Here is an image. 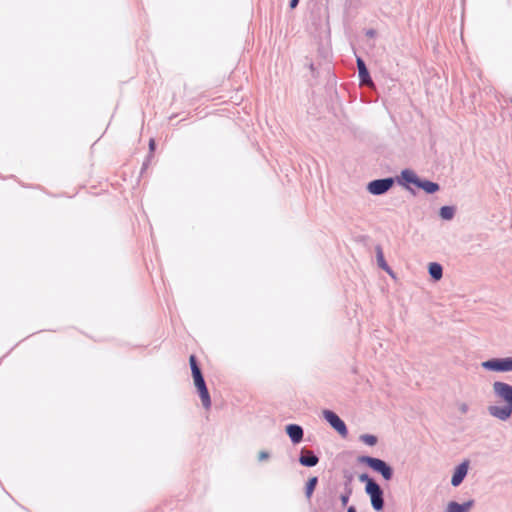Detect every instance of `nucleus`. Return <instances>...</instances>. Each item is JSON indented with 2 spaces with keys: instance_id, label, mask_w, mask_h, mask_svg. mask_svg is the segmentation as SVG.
<instances>
[{
  "instance_id": "obj_5",
  "label": "nucleus",
  "mask_w": 512,
  "mask_h": 512,
  "mask_svg": "<svg viewBox=\"0 0 512 512\" xmlns=\"http://www.w3.org/2000/svg\"><path fill=\"white\" fill-rule=\"evenodd\" d=\"M394 183L395 179L393 177L375 179L367 184V191L374 196H380L387 193Z\"/></svg>"
},
{
  "instance_id": "obj_8",
  "label": "nucleus",
  "mask_w": 512,
  "mask_h": 512,
  "mask_svg": "<svg viewBox=\"0 0 512 512\" xmlns=\"http://www.w3.org/2000/svg\"><path fill=\"white\" fill-rule=\"evenodd\" d=\"M298 461L303 467H315L319 463V457L313 450L303 447L300 450Z\"/></svg>"
},
{
  "instance_id": "obj_26",
  "label": "nucleus",
  "mask_w": 512,
  "mask_h": 512,
  "mask_svg": "<svg viewBox=\"0 0 512 512\" xmlns=\"http://www.w3.org/2000/svg\"><path fill=\"white\" fill-rule=\"evenodd\" d=\"M269 456H270V455H269V453H268V452H266V451H261V452L259 453L258 459H259L260 461H263V460L268 459V458H269Z\"/></svg>"
},
{
  "instance_id": "obj_14",
  "label": "nucleus",
  "mask_w": 512,
  "mask_h": 512,
  "mask_svg": "<svg viewBox=\"0 0 512 512\" xmlns=\"http://www.w3.org/2000/svg\"><path fill=\"white\" fill-rule=\"evenodd\" d=\"M375 252H376V260H377V264L378 266L383 269L384 271H386L389 275H391L392 277H394V273H393V270L391 269V267L387 264L385 258H384V253H383V249L381 247V245H376L375 246Z\"/></svg>"
},
{
  "instance_id": "obj_23",
  "label": "nucleus",
  "mask_w": 512,
  "mask_h": 512,
  "mask_svg": "<svg viewBox=\"0 0 512 512\" xmlns=\"http://www.w3.org/2000/svg\"><path fill=\"white\" fill-rule=\"evenodd\" d=\"M192 377H193L194 385H195L196 389L207 386L204 376H203V373L199 374V375L192 376Z\"/></svg>"
},
{
  "instance_id": "obj_27",
  "label": "nucleus",
  "mask_w": 512,
  "mask_h": 512,
  "mask_svg": "<svg viewBox=\"0 0 512 512\" xmlns=\"http://www.w3.org/2000/svg\"><path fill=\"white\" fill-rule=\"evenodd\" d=\"M155 147H156V143H155L154 139H150V141H149V154L153 155Z\"/></svg>"
},
{
  "instance_id": "obj_22",
  "label": "nucleus",
  "mask_w": 512,
  "mask_h": 512,
  "mask_svg": "<svg viewBox=\"0 0 512 512\" xmlns=\"http://www.w3.org/2000/svg\"><path fill=\"white\" fill-rule=\"evenodd\" d=\"M343 487L353 488L354 475L350 471L343 472Z\"/></svg>"
},
{
  "instance_id": "obj_29",
  "label": "nucleus",
  "mask_w": 512,
  "mask_h": 512,
  "mask_svg": "<svg viewBox=\"0 0 512 512\" xmlns=\"http://www.w3.org/2000/svg\"><path fill=\"white\" fill-rule=\"evenodd\" d=\"M375 34H376V31H375V30H373V29H369V30L366 32V35H367V36H370V37L375 36Z\"/></svg>"
},
{
  "instance_id": "obj_18",
  "label": "nucleus",
  "mask_w": 512,
  "mask_h": 512,
  "mask_svg": "<svg viewBox=\"0 0 512 512\" xmlns=\"http://www.w3.org/2000/svg\"><path fill=\"white\" fill-rule=\"evenodd\" d=\"M456 208L454 206L445 205L439 209V216L441 219L449 221L455 216Z\"/></svg>"
},
{
  "instance_id": "obj_24",
  "label": "nucleus",
  "mask_w": 512,
  "mask_h": 512,
  "mask_svg": "<svg viewBox=\"0 0 512 512\" xmlns=\"http://www.w3.org/2000/svg\"><path fill=\"white\" fill-rule=\"evenodd\" d=\"M153 155L152 154H148L145 161L143 162L142 164V168H141V174H143V172L148 168L149 166V163L152 159Z\"/></svg>"
},
{
  "instance_id": "obj_9",
  "label": "nucleus",
  "mask_w": 512,
  "mask_h": 512,
  "mask_svg": "<svg viewBox=\"0 0 512 512\" xmlns=\"http://www.w3.org/2000/svg\"><path fill=\"white\" fill-rule=\"evenodd\" d=\"M468 468H469L468 460H464L463 462H461L459 465L456 466V468L454 469L452 478H451V485L453 487H458L463 482V480L467 476Z\"/></svg>"
},
{
  "instance_id": "obj_4",
  "label": "nucleus",
  "mask_w": 512,
  "mask_h": 512,
  "mask_svg": "<svg viewBox=\"0 0 512 512\" xmlns=\"http://www.w3.org/2000/svg\"><path fill=\"white\" fill-rule=\"evenodd\" d=\"M483 369L493 372H511L512 356L504 358H491L481 363Z\"/></svg>"
},
{
  "instance_id": "obj_2",
  "label": "nucleus",
  "mask_w": 512,
  "mask_h": 512,
  "mask_svg": "<svg viewBox=\"0 0 512 512\" xmlns=\"http://www.w3.org/2000/svg\"><path fill=\"white\" fill-rule=\"evenodd\" d=\"M359 481L365 483V493L370 498L372 508L376 512H381L385 506L384 491L381 486L367 473L360 474Z\"/></svg>"
},
{
  "instance_id": "obj_12",
  "label": "nucleus",
  "mask_w": 512,
  "mask_h": 512,
  "mask_svg": "<svg viewBox=\"0 0 512 512\" xmlns=\"http://www.w3.org/2000/svg\"><path fill=\"white\" fill-rule=\"evenodd\" d=\"M474 505V500H468L464 503H458L456 501H451L448 503L446 511L447 512H468Z\"/></svg>"
},
{
  "instance_id": "obj_16",
  "label": "nucleus",
  "mask_w": 512,
  "mask_h": 512,
  "mask_svg": "<svg viewBox=\"0 0 512 512\" xmlns=\"http://www.w3.org/2000/svg\"><path fill=\"white\" fill-rule=\"evenodd\" d=\"M318 477L317 476H312L310 477L307 482L305 483V488H304V493H305V497L310 500L314 491H315V488L318 484Z\"/></svg>"
},
{
  "instance_id": "obj_3",
  "label": "nucleus",
  "mask_w": 512,
  "mask_h": 512,
  "mask_svg": "<svg viewBox=\"0 0 512 512\" xmlns=\"http://www.w3.org/2000/svg\"><path fill=\"white\" fill-rule=\"evenodd\" d=\"M357 461L364 464L372 471L380 474L384 480L390 481L393 478V468L384 460L368 455L359 456Z\"/></svg>"
},
{
  "instance_id": "obj_21",
  "label": "nucleus",
  "mask_w": 512,
  "mask_h": 512,
  "mask_svg": "<svg viewBox=\"0 0 512 512\" xmlns=\"http://www.w3.org/2000/svg\"><path fill=\"white\" fill-rule=\"evenodd\" d=\"M360 441H362L363 443H365L368 446H374L377 444L378 439L375 435H372V434H362L360 436Z\"/></svg>"
},
{
  "instance_id": "obj_11",
  "label": "nucleus",
  "mask_w": 512,
  "mask_h": 512,
  "mask_svg": "<svg viewBox=\"0 0 512 512\" xmlns=\"http://www.w3.org/2000/svg\"><path fill=\"white\" fill-rule=\"evenodd\" d=\"M357 68L358 76L361 85L370 86L373 84V80L370 76L369 70L365 64V61L361 57H357Z\"/></svg>"
},
{
  "instance_id": "obj_25",
  "label": "nucleus",
  "mask_w": 512,
  "mask_h": 512,
  "mask_svg": "<svg viewBox=\"0 0 512 512\" xmlns=\"http://www.w3.org/2000/svg\"><path fill=\"white\" fill-rule=\"evenodd\" d=\"M459 410H460L461 413L466 414L468 412V410H469L468 404L467 403H461L459 405Z\"/></svg>"
},
{
  "instance_id": "obj_1",
  "label": "nucleus",
  "mask_w": 512,
  "mask_h": 512,
  "mask_svg": "<svg viewBox=\"0 0 512 512\" xmlns=\"http://www.w3.org/2000/svg\"><path fill=\"white\" fill-rule=\"evenodd\" d=\"M495 401L502 405L488 406V413L501 421H507L512 416V385L502 381L492 384Z\"/></svg>"
},
{
  "instance_id": "obj_10",
  "label": "nucleus",
  "mask_w": 512,
  "mask_h": 512,
  "mask_svg": "<svg viewBox=\"0 0 512 512\" xmlns=\"http://www.w3.org/2000/svg\"><path fill=\"white\" fill-rule=\"evenodd\" d=\"M285 432L294 445L302 442L304 436V430L302 426L298 424H288L285 427Z\"/></svg>"
},
{
  "instance_id": "obj_19",
  "label": "nucleus",
  "mask_w": 512,
  "mask_h": 512,
  "mask_svg": "<svg viewBox=\"0 0 512 512\" xmlns=\"http://www.w3.org/2000/svg\"><path fill=\"white\" fill-rule=\"evenodd\" d=\"M352 494H353V488L343 487V492L339 496L342 507L347 506Z\"/></svg>"
},
{
  "instance_id": "obj_13",
  "label": "nucleus",
  "mask_w": 512,
  "mask_h": 512,
  "mask_svg": "<svg viewBox=\"0 0 512 512\" xmlns=\"http://www.w3.org/2000/svg\"><path fill=\"white\" fill-rule=\"evenodd\" d=\"M417 188L423 190L426 194L432 195L440 190V185L437 182L419 178Z\"/></svg>"
},
{
  "instance_id": "obj_17",
  "label": "nucleus",
  "mask_w": 512,
  "mask_h": 512,
  "mask_svg": "<svg viewBox=\"0 0 512 512\" xmlns=\"http://www.w3.org/2000/svg\"><path fill=\"white\" fill-rule=\"evenodd\" d=\"M197 392L201 399L203 407L209 409L211 407V397L207 386L197 388Z\"/></svg>"
},
{
  "instance_id": "obj_28",
  "label": "nucleus",
  "mask_w": 512,
  "mask_h": 512,
  "mask_svg": "<svg viewBox=\"0 0 512 512\" xmlns=\"http://www.w3.org/2000/svg\"><path fill=\"white\" fill-rule=\"evenodd\" d=\"M298 3H299V0H290V2H289V7H290L291 9H294V8H296V7H297Z\"/></svg>"
},
{
  "instance_id": "obj_30",
  "label": "nucleus",
  "mask_w": 512,
  "mask_h": 512,
  "mask_svg": "<svg viewBox=\"0 0 512 512\" xmlns=\"http://www.w3.org/2000/svg\"><path fill=\"white\" fill-rule=\"evenodd\" d=\"M346 512H357V509H356L355 506L351 505V506L347 507V511Z\"/></svg>"
},
{
  "instance_id": "obj_7",
  "label": "nucleus",
  "mask_w": 512,
  "mask_h": 512,
  "mask_svg": "<svg viewBox=\"0 0 512 512\" xmlns=\"http://www.w3.org/2000/svg\"><path fill=\"white\" fill-rule=\"evenodd\" d=\"M323 418L342 437H347L348 428L345 422L332 410L325 409L322 412Z\"/></svg>"
},
{
  "instance_id": "obj_15",
  "label": "nucleus",
  "mask_w": 512,
  "mask_h": 512,
  "mask_svg": "<svg viewBox=\"0 0 512 512\" xmlns=\"http://www.w3.org/2000/svg\"><path fill=\"white\" fill-rule=\"evenodd\" d=\"M428 273L434 281H439L443 276V267L440 263L431 262L428 265Z\"/></svg>"
},
{
  "instance_id": "obj_20",
  "label": "nucleus",
  "mask_w": 512,
  "mask_h": 512,
  "mask_svg": "<svg viewBox=\"0 0 512 512\" xmlns=\"http://www.w3.org/2000/svg\"><path fill=\"white\" fill-rule=\"evenodd\" d=\"M189 364H190L192 376L202 374V370L200 368V365H199L195 355H190Z\"/></svg>"
},
{
  "instance_id": "obj_6",
  "label": "nucleus",
  "mask_w": 512,
  "mask_h": 512,
  "mask_svg": "<svg viewBox=\"0 0 512 512\" xmlns=\"http://www.w3.org/2000/svg\"><path fill=\"white\" fill-rule=\"evenodd\" d=\"M419 176L412 169L406 168L403 169L398 176H396L395 182H397L400 186L404 187L412 194H415V191L412 189V186L417 187Z\"/></svg>"
}]
</instances>
